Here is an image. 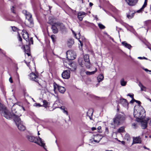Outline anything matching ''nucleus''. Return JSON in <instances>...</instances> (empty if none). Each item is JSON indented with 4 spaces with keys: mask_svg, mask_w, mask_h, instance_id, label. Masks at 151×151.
<instances>
[{
    "mask_svg": "<svg viewBox=\"0 0 151 151\" xmlns=\"http://www.w3.org/2000/svg\"><path fill=\"white\" fill-rule=\"evenodd\" d=\"M13 116L12 118L17 126L18 129L21 131H24L25 130V127L22 125V122L19 117L21 116V114H18L17 111H15V113L12 111Z\"/></svg>",
    "mask_w": 151,
    "mask_h": 151,
    "instance_id": "nucleus-1",
    "label": "nucleus"
},
{
    "mask_svg": "<svg viewBox=\"0 0 151 151\" xmlns=\"http://www.w3.org/2000/svg\"><path fill=\"white\" fill-rule=\"evenodd\" d=\"M14 112L16 111H14V109L12 108V113L9 112L6 109L5 106L0 103V112L2 116H4L8 119H12L13 116L12 111Z\"/></svg>",
    "mask_w": 151,
    "mask_h": 151,
    "instance_id": "nucleus-2",
    "label": "nucleus"
},
{
    "mask_svg": "<svg viewBox=\"0 0 151 151\" xmlns=\"http://www.w3.org/2000/svg\"><path fill=\"white\" fill-rule=\"evenodd\" d=\"M27 138L30 142H34L40 146L44 147L45 145L43 141L39 137L38 138L32 136L28 135Z\"/></svg>",
    "mask_w": 151,
    "mask_h": 151,
    "instance_id": "nucleus-3",
    "label": "nucleus"
},
{
    "mask_svg": "<svg viewBox=\"0 0 151 151\" xmlns=\"http://www.w3.org/2000/svg\"><path fill=\"white\" fill-rule=\"evenodd\" d=\"M134 117L136 119L140 120H143L145 119V111L144 109L142 108L139 111L137 112L134 110Z\"/></svg>",
    "mask_w": 151,
    "mask_h": 151,
    "instance_id": "nucleus-4",
    "label": "nucleus"
},
{
    "mask_svg": "<svg viewBox=\"0 0 151 151\" xmlns=\"http://www.w3.org/2000/svg\"><path fill=\"white\" fill-rule=\"evenodd\" d=\"M25 15L26 19L29 22V24L27 23V24L26 23V24L29 27H32L33 26L34 24L32 15L30 13L27 12L26 11H25Z\"/></svg>",
    "mask_w": 151,
    "mask_h": 151,
    "instance_id": "nucleus-5",
    "label": "nucleus"
},
{
    "mask_svg": "<svg viewBox=\"0 0 151 151\" xmlns=\"http://www.w3.org/2000/svg\"><path fill=\"white\" fill-rule=\"evenodd\" d=\"M67 58L69 60H73L76 58V55L72 50H68L66 52Z\"/></svg>",
    "mask_w": 151,
    "mask_h": 151,
    "instance_id": "nucleus-6",
    "label": "nucleus"
},
{
    "mask_svg": "<svg viewBox=\"0 0 151 151\" xmlns=\"http://www.w3.org/2000/svg\"><path fill=\"white\" fill-rule=\"evenodd\" d=\"M30 79L32 80L35 81L38 83L40 85L39 83V80L40 79L38 78V76L33 73H30L29 75Z\"/></svg>",
    "mask_w": 151,
    "mask_h": 151,
    "instance_id": "nucleus-7",
    "label": "nucleus"
},
{
    "mask_svg": "<svg viewBox=\"0 0 151 151\" xmlns=\"http://www.w3.org/2000/svg\"><path fill=\"white\" fill-rule=\"evenodd\" d=\"M83 58L85 62V64L86 68H90V63L89 58V56L88 55H84Z\"/></svg>",
    "mask_w": 151,
    "mask_h": 151,
    "instance_id": "nucleus-8",
    "label": "nucleus"
},
{
    "mask_svg": "<svg viewBox=\"0 0 151 151\" xmlns=\"http://www.w3.org/2000/svg\"><path fill=\"white\" fill-rule=\"evenodd\" d=\"M62 76L64 79H68L69 78L70 76V71L68 70L64 71L62 73Z\"/></svg>",
    "mask_w": 151,
    "mask_h": 151,
    "instance_id": "nucleus-9",
    "label": "nucleus"
},
{
    "mask_svg": "<svg viewBox=\"0 0 151 151\" xmlns=\"http://www.w3.org/2000/svg\"><path fill=\"white\" fill-rule=\"evenodd\" d=\"M47 23L52 26L53 25L56 24L57 22L55 21V19L51 17H50L49 18V20Z\"/></svg>",
    "mask_w": 151,
    "mask_h": 151,
    "instance_id": "nucleus-10",
    "label": "nucleus"
},
{
    "mask_svg": "<svg viewBox=\"0 0 151 151\" xmlns=\"http://www.w3.org/2000/svg\"><path fill=\"white\" fill-rule=\"evenodd\" d=\"M127 3L130 6L135 5L138 1V0H125Z\"/></svg>",
    "mask_w": 151,
    "mask_h": 151,
    "instance_id": "nucleus-11",
    "label": "nucleus"
},
{
    "mask_svg": "<svg viewBox=\"0 0 151 151\" xmlns=\"http://www.w3.org/2000/svg\"><path fill=\"white\" fill-rule=\"evenodd\" d=\"M22 35L23 38L26 41L29 40V36L28 32L25 30H23L22 31Z\"/></svg>",
    "mask_w": 151,
    "mask_h": 151,
    "instance_id": "nucleus-12",
    "label": "nucleus"
},
{
    "mask_svg": "<svg viewBox=\"0 0 151 151\" xmlns=\"http://www.w3.org/2000/svg\"><path fill=\"white\" fill-rule=\"evenodd\" d=\"M86 14V13L84 12H80L78 13L77 16L78 18L80 21H82L83 18L85 16Z\"/></svg>",
    "mask_w": 151,
    "mask_h": 151,
    "instance_id": "nucleus-13",
    "label": "nucleus"
},
{
    "mask_svg": "<svg viewBox=\"0 0 151 151\" xmlns=\"http://www.w3.org/2000/svg\"><path fill=\"white\" fill-rule=\"evenodd\" d=\"M141 127L143 129H145L147 127V119L141 120Z\"/></svg>",
    "mask_w": 151,
    "mask_h": 151,
    "instance_id": "nucleus-14",
    "label": "nucleus"
},
{
    "mask_svg": "<svg viewBox=\"0 0 151 151\" xmlns=\"http://www.w3.org/2000/svg\"><path fill=\"white\" fill-rule=\"evenodd\" d=\"M120 103L124 107H128V103L126 99H120Z\"/></svg>",
    "mask_w": 151,
    "mask_h": 151,
    "instance_id": "nucleus-15",
    "label": "nucleus"
},
{
    "mask_svg": "<svg viewBox=\"0 0 151 151\" xmlns=\"http://www.w3.org/2000/svg\"><path fill=\"white\" fill-rule=\"evenodd\" d=\"M135 13L134 11H130L129 13H127V17L128 19H131L133 17Z\"/></svg>",
    "mask_w": 151,
    "mask_h": 151,
    "instance_id": "nucleus-16",
    "label": "nucleus"
},
{
    "mask_svg": "<svg viewBox=\"0 0 151 151\" xmlns=\"http://www.w3.org/2000/svg\"><path fill=\"white\" fill-rule=\"evenodd\" d=\"M141 138L139 136L137 137H133V143H141Z\"/></svg>",
    "mask_w": 151,
    "mask_h": 151,
    "instance_id": "nucleus-17",
    "label": "nucleus"
},
{
    "mask_svg": "<svg viewBox=\"0 0 151 151\" xmlns=\"http://www.w3.org/2000/svg\"><path fill=\"white\" fill-rule=\"evenodd\" d=\"M56 24L53 25L51 26V29L52 32L54 34H56L58 33V30Z\"/></svg>",
    "mask_w": 151,
    "mask_h": 151,
    "instance_id": "nucleus-18",
    "label": "nucleus"
},
{
    "mask_svg": "<svg viewBox=\"0 0 151 151\" xmlns=\"http://www.w3.org/2000/svg\"><path fill=\"white\" fill-rule=\"evenodd\" d=\"M101 139V136L99 134L96 135L94 136L93 140L94 142H99Z\"/></svg>",
    "mask_w": 151,
    "mask_h": 151,
    "instance_id": "nucleus-19",
    "label": "nucleus"
},
{
    "mask_svg": "<svg viewBox=\"0 0 151 151\" xmlns=\"http://www.w3.org/2000/svg\"><path fill=\"white\" fill-rule=\"evenodd\" d=\"M56 25L60 30H62L65 29V27L64 25L62 23L57 22Z\"/></svg>",
    "mask_w": 151,
    "mask_h": 151,
    "instance_id": "nucleus-20",
    "label": "nucleus"
},
{
    "mask_svg": "<svg viewBox=\"0 0 151 151\" xmlns=\"http://www.w3.org/2000/svg\"><path fill=\"white\" fill-rule=\"evenodd\" d=\"M117 119H118L121 123L125 120V118L124 115L119 114L117 116Z\"/></svg>",
    "mask_w": 151,
    "mask_h": 151,
    "instance_id": "nucleus-21",
    "label": "nucleus"
},
{
    "mask_svg": "<svg viewBox=\"0 0 151 151\" xmlns=\"http://www.w3.org/2000/svg\"><path fill=\"white\" fill-rule=\"evenodd\" d=\"M58 90L59 92L62 93H63L65 92V89L64 87L63 86H59L57 85Z\"/></svg>",
    "mask_w": 151,
    "mask_h": 151,
    "instance_id": "nucleus-22",
    "label": "nucleus"
},
{
    "mask_svg": "<svg viewBox=\"0 0 151 151\" xmlns=\"http://www.w3.org/2000/svg\"><path fill=\"white\" fill-rule=\"evenodd\" d=\"M70 67L69 68L72 71H74L76 69V66L75 63H72L70 65Z\"/></svg>",
    "mask_w": 151,
    "mask_h": 151,
    "instance_id": "nucleus-23",
    "label": "nucleus"
},
{
    "mask_svg": "<svg viewBox=\"0 0 151 151\" xmlns=\"http://www.w3.org/2000/svg\"><path fill=\"white\" fill-rule=\"evenodd\" d=\"M122 44L125 47L130 49L132 47V46L129 44L127 43L126 42L124 41L122 42Z\"/></svg>",
    "mask_w": 151,
    "mask_h": 151,
    "instance_id": "nucleus-24",
    "label": "nucleus"
},
{
    "mask_svg": "<svg viewBox=\"0 0 151 151\" xmlns=\"http://www.w3.org/2000/svg\"><path fill=\"white\" fill-rule=\"evenodd\" d=\"M139 86L140 87L141 90V91H146V88L145 86H144L141 83L139 82Z\"/></svg>",
    "mask_w": 151,
    "mask_h": 151,
    "instance_id": "nucleus-25",
    "label": "nucleus"
},
{
    "mask_svg": "<svg viewBox=\"0 0 151 151\" xmlns=\"http://www.w3.org/2000/svg\"><path fill=\"white\" fill-rule=\"evenodd\" d=\"M104 78V76L102 74H100L98 75L97 77V80L98 82L99 83L102 81Z\"/></svg>",
    "mask_w": 151,
    "mask_h": 151,
    "instance_id": "nucleus-26",
    "label": "nucleus"
},
{
    "mask_svg": "<svg viewBox=\"0 0 151 151\" xmlns=\"http://www.w3.org/2000/svg\"><path fill=\"white\" fill-rule=\"evenodd\" d=\"M74 43V41L73 39H69L67 42V44L68 46L70 47L73 45Z\"/></svg>",
    "mask_w": 151,
    "mask_h": 151,
    "instance_id": "nucleus-27",
    "label": "nucleus"
},
{
    "mask_svg": "<svg viewBox=\"0 0 151 151\" xmlns=\"http://www.w3.org/2000/svg\"><path fill=\"white\" fill-rule=\"evenodd\" d=\"M113 120L115 124L118 125L120 124L121 123L118 119H117V116Z\"/></svg>",
    "mask_w": 151,
    "mask_h": 151,
    "instance_id": "nucleus-28",
    "label": "nucleus"
},
{
    "mask_svg": "<svg viewBox=\"0 0 151 151\" xmlns=\"http://www.w3.org/2000/svg\"><path fill=\"white\" fill-rule=\"evenodd\" d=\"M97 71V69L95 68V70L94 71L92 72H89L86 71V73L87 75H92L94 74Z\"/></svg>",
    "mask_w": 151,
    "mask_h": 151,
    "instance_id": "nucleus-29",
    "label": "nucleus"
},
{
    "mask_svg": "<svg viewBox=\"0 0 151 151\" xmlns=\"http://www.w3.org/2000/svg\"><path fill=\"white\" fill-rule=\"evenodd\" d=\"M78 61L79 65H81L82 67H83L84 61L83 60L82 58H79Z\"/></svg>",
    "mask_w": 151,
    "mask_h": 151,
    "instance_id": "nucleus-30",
    "label": "nucleus"
},
{
    "mask_svg": "<svg viewBox=\"0 0 151 151\" xmlns=\"http://www.w3.org/2000/svg\"><path fill=\"white\" fill-rule=\"evenodd\" d=\"M120 83L122 86H124L126 84L127 82L124 81L123 78H122L120 81Z\"/></svg>",
    "mask_w": 151,
    "mask_h": 151,
    "instance_id": "nucleus-31",
    "label": "nucleus"
},
{
    "mask_svg": "<svg viewBox=\"0 0 151 151\" xmlns=\"http://www.w3.org/2000/svg\"><path fill=\"white\" fill-rule=\"evenodd\" d=\"M43 105L42 106H44L45 108H46L47 106L48 103L47 101L45 100H44L43 101Z\"/></svg>",
    "mask_w": 151,
    "mask_h": 151,
    "instance_id": "nucleus-32",
    "label": "nucleus"
},
{
    "mask_svg": "<svg viewBox=\"0 0 151 151\" xmlns=\"http://www.w3.org/2000/svg\"><path fill=\"white\" fill-rule=\"evenodd\" d=\"M51 38L53 42L56 41V37L55 35H52L51 36Z\"/></svg>",
    "mask_w": 151,
    "mask_h": 151,
    "instance_id": "nucleus-33",
    "label": "nucleus"
},
{
    "mask_svg": "<svg viewBox=\"0 0 151 151\" xmlns=\"http://www.w3.org/2000/svg\"><path fill=\"white\" fill-rule=\"evenodd\" d=\"M124 128L123 127H121L119 128L118 130V132L119 133L122 132L124 131Z\"/></svg>",
    "mask_w": 151,
    "mask_h": 151,
    "instance_id": "nucleus-34",
    "label": "nucleus"
},
{
    "mask_svg": "<svg viewBox=\"0 0 151 151\" xmlns=\"http://www.w3.org/2000/svg\"><path fill=\"white\" fill-rule=\"evenodd\" d=\"M98 26L99 28L101 29H104L105 28V27L101 23L98 24Z\"/></svg>",
    "mask_w": 151,
    "mask_h": 151,
    "instance_id": "nucleus-35",
    "label": "nucleus"
},
{
    "mask_svg": "<svg viewBox=\"0 0 151 151\" xmlns=\"http://www.w3.org/2000/svg\"><path fill=\"white\" fill-rule=\"evenodd\" d=\"M24 50L26 53V52H28L29 51V49L28 45H26V47H24Z\"/></svg>",
    "mask_w": 151,
    "mask_h": 151,
    "instance_id": "nucleus-36",
    "label": "nucleus"
},
{
    "mask_svg": "<svg viewBox=\"0 0 151 151\" xmlns=\"http://www.w3.org/2000/svg\"><path fill=\"white\" fill-rule=\"evenodd\" d=\"M145 8V7H144L143 6L140 8L139 10H138L136 12L138 13H141L142 12L143 10Z\"/></svg>",
    "mask_w": 151,
    "mask_h": 151,
    "instance_id": "nucleus-37",
    "label": "nucleus"
},
{
    "mask_svg": "<svg viewBox=\"0 0 151 151\" xmlns=\"http://www.w3.org/2000/svg\"><path fill=\"white\" fill-rule=\"evenodd\" d=\"M29 41V45L31 44H33V40L32 37H31L30 40H28Z\"/></svg>",
    "mask_w": 151,
    "mask_h": 151,
    "instance_id": "nucleus-38",
    "label": "nucleus"
},
{
    "mask_svg": "<svg viewBox=\"0 0 151 151\" xmlns=\"http://www.w3.org/2000/svg\"><path fill=\"white\" fill-rule=\"evenodd\" d=\"M34 106L37 107H40L42 106V105L40 104L37 103H35L34 104Z\"/></svg>",
    "mask_w": 151,
    "mask_h": 151,
    "instance_id": "nucleus-39",
    "label": "nucleus"
},
{
    "mask_svg": "<svg viewBox=\"0 0 151 151\" xmlns=\"http://www.w3.org/2000/svg\"><path fill=\"white\" fill-rule=\"evenodd\" d=\"M125 138L126 139H127V140H129L130 139L129 136L128 134H126L125 135Z\"/></svg>",
    "mask_w": 151,
    "mask_h": 151,
    "instance_id": "nucleus-40",
    "label": "nucleus"
},
{
    "mask_svg": "<svg viewBox=\"0 0 151 151\" xmlns=\"http://www.w3.org/2000/svg\"><path fill=\"white\" fill-rule=\"evenodd\" d=\"M138 58L139 59H141V60H142V59H145V60H149L147 58H146V57H138Z\"/></svg>",
    "mask_w": 151,
    "mask_h": 151,
    "instance_id": "nucleus-41",
    "label": "nucleus"
},
{
    "mask_svg": "<svg viewBox=\"0 0 151 151\" xmlns=\"http://www.w3.org/2000/svg\"><path fill=\"white\" fill-rule=\"evenodd\" d=\"M146 119L147 120V122H149V124L150 125H151V119L146 118Z\"/></svg>",
    "mask_w": 151,
    "mask_h": 151,
    "instance_id": "nucleus-42",
    "label": "nucleus"
},
{
    "mask_svg": "<svg viewBox=\"0 0 151 151\" xmlns=\"http://www.w3.org/2000/svg\"><path fill=\"white\" fill-rule=\"evenodd\" d=\"M147 0H145V1L144 2V3L142 6H143L144 7H145L147 5Z\"/></svg>",
    "mask_w": 151,
    "mask_h": 151,
    "instance_id": "nucleus-43",
    "label": "nucleus"
},
{
    "mask_svg": "<svg viewBox=\"0 0 151 151\" xmlns=\"http://www.w3.org/2000/svg\"><path fill=\"white\" fill-rule=\"evenodd\" d=\"M18 40L19 41H20V42H22V38L20 36V35L19 34L18 35Z\"/></svg>",
    "mask_w": 151,
    "mask_h": 151,
    "instance_id": "nucleus-44",
    "label": "nucleus"
},
{
    "mask_svg": "<svg viewBox=\"0 0 151 151\" xmlns=\"http://www.w3.org/2000/svg\"><path fill=\"white\" fill-rule=\"evenodd\" d=\"M127 96H129L132 99L134 98V95H131L130 94H127Z\"/></svg>",
    "mask_w": 151,
    "mask_h": 151,
    "instance_id": "nucleus-45",
    "label": "nucleus"
},
{
    "mask_svg": "<svg viewBox=\"0 0 151 151\" xmlns=\"http://www.w3.org/2000/svg\"><path fill=\"white\" fill-rule=\"evenodd\" d=\"M63 111L64 113L66 114L67 115H68V112L67 111H66L65 110V109H63Z\"/></svg>",
    "mask_w": 151,
    "mask_h": 151,
    "instance_id": "nucleus-46",
    "label": "nucleus"
},
{
    "mask_svg": "<svg viewBox=\"0 0 151 151\" xmlns=\"http://www.w3.org/2000/svg\"><path fill=\"white\" fill-rule=\"evenodd\" d=\"M14 6H13L12 7V8H11V10L14 13H15V12L14 10Z\"/></svg>",
    "mask_w": 151,
    "mask_h": 151,
    "instance_id": "nucleus-47",
    "label": "nucleus"
},
{
    "mask_svg": "<svg viewBox=\"0 0 151 151\" xmlns=\"http://www.w3.org/2000/svg\"><path fill=\"white\" fill-rule=\"evenodd\" d=\"M12 28L13 30L14 31H16L17 29V28L15 27H12Z\"/></svg>",
    "mask_w": 151,
    "mask_h": 151,
    "instance_id": "nucleus-48",
    "label": "nucleus"
},
{
    "mask_svg": "<svg viewBox=\"0 0 151 151\" xmlns=\"http://www.w3.org/2000/svg\"><path fill=\"white\" fill-rule=\"evenodd\" d=\"M97 129H98L99 131V132H101V127L99 126V127H98Z\"/></svg>",
    "mask_w": 151,
    "mask_h": 151,
    "instance_id": "nucleus-49",
    "label": "nucleus"
},
{
    "mask_svg": "<svg viewBox=\"0 0 151 151\" xmlns=\"http://www.w3.org/2000/svg\"><path fill=\"white\" fill-rule=\"evenodd\" d=\"M58 103H59L58 101H56L55 102L54 104V107H55V108H57V107L56 106V105Z\"/></svg>",
    "mask_w": 151,
    "mask_h": 151,
    "instance_id": "nucleus-50",
    "label": "nucleus"
},
{
    "mask_svg": "<svg viewBox=\"0 0 151 151\" xmlns=\"http://www.w3.org/2000/svg\"><path fill=\"white\" fill-rule=\"evenodd\" d=\"M135 102H136L138 104H141V102L139 101L136 100H134Z\"/></svg>",
    "mask_w": 151,
    "mask_h": 151,
    "instance_id": "nucleus-51",
    "label": "nucleus"
},
{
    "mask_svg": "<svg viewBox=\"0 0 151 151\" xmlns=\"http://www.w3.org/2000/svg\"><path fill=\"white\" fill-rule=\"evenodd\" d=\"M136 124L135 123H133L132 124V126L134 128H135V127H136Z\"/></svg>",
    "mask_w": 151,
    "mask_h": 151,
    "instance_id": "nucleus-52",
    "label": "nucleus"
},
{
    "mask_svg": "<svg viewBox=\"0 0 151 151\" xmlns=\"http://www.w3.org/2000/svg\"><path fill=\"white\" fill-rule=\"evenodd\" d=\"M132 99L130 101L131 103H133L134 101H135L134 100H135V99H134V98Z\"/></svg>",
    "mask_w": 151,
    "mask_h": 151,
    "instance_id": "nucleus-53",
    "label": "nucleus"
},
{
    "mask_svg": "<svg viewBox=\"0 0 151 151\" xmlns=\"http://www.w3.org/2000/svg\"><path fill=\"white\" fill-rule=\"evenodd\" d=\"M72 31L73 33L74 34L75 36L76 37V38L77 39V37H76V34L75 32L73 30H72Z\"/></svg>",
    "mask_w": 151,
    "mask_h": 151,
    "instance_id": "nucleus-54",
    "label": "nucleus"
},
{
    "mask_svg": "<svg viewBox=\"0 0 151 151\" xmlns=\"http://www.w3.org/2000/svg\"><path fill=\"white\" fill-rule=\"evenodd\" d=\"M9 82L11 83H12L13 81H12V78L11 77H10L9 78Z\"/></svg>",
    "mask_w": 151,
    "mask_h": 151,
    "instance_id": "nucleus-55",
    "label": "nucleus"
},
{
    "mask_svg": "<svg viewBox=\"0 0 151 151\" xmlns=\"http://www.w3.org/2000/svg\"><path fill=\"white\" fill-rule=\"evenodd\" d=\"M143 69L146 71L147 72V71H149V72H151V70H149L147 68H144Z\"/></svg>",
    "mask_w": 151,
    "mask_h": 151,
    "instance_id": "nucleus-56",
    "label": "nucleus"
},
{
    "mask_svg": "<svg viewBox=\"0 0 151 151\" xmlns=\"http://www.w3.org/2000/svg\"><path fill=\"white\" fill-rule=\"evenodd\" d=\"M96 129V128L94 127H93L91 128V130L92 131H94V130H95Z\"/></svg>",
    "mask_w": 151,
    "mask_h": 151,
    "instance_id": "nucleus-57",
    "label": "nucleus"
},
{
    "mask_svg": "<svg viewBox=\"0 0 151 151\" xmlns=\"http://www.w3.org/2000/svg\"><path fill=\"white\" fill-rule=\"evenodd\" d=\"M60 108L63 111V109H65L64 106H61L60 107Z\"/></svg>",
    "mask_w": 151,
    "mask_h": 151,
    "instance_id": "nucleus-58",
    "label": "nucleus"
},
{
    "mask_svg": "<svg viewBox=\"0 0 151 151\" xmlns=\"http://www.w3.org/2000/svg\"><path fill=\"white\" fill-rule=\"evenodd\" d=\"M56 88L55 85H54V91H55L56 90Z\"/></svg>",
    "mask_w": 151,
    "mask_h": 151,
    "instance_id": "nucleus-59",
    "label": "nucleus"
},
{
    "mask_svg": "<svg viewBox=\"0 0 151 151\" xmlns=\"http://www.w3.org/2000/svg\"><path fill=\"white\" fill-rule=\"evenodd\" d=\"M143 148L145 149H147L148 150H149V149L148 148H147L145 146H144L143 147Z\"/></svg>",
    "mask_w": 151,
    "mask_h": 151,
    "instance_id": "nucleus-60",
    "label": "nucleus"
},
{
    "mask_svg": "<svg viewBox=\"0 0 151 151\" xmlns=\"http://www.w3.org/2000/svg\"><path fill=\"white\" fill-rule=\"evenodd\" d=\"M108 37H109V38L111 40H114L113 39L112 37H111L109 36V35H108Z\"/></svg>",
    "mask_w": 151,
    "mask_h": 151,
    "instance_id": "nucleus-61",
    "label": "nucleus"
},
{
    "mask_svg": "<svg viewBox=\"0 0 151 151\" xmlns=\"http://www.w3.org/2000/svg\"><path fill=\"white\" fill-rule=\"evenodd\" d=\"M121 143L123 145H125V142L124 141H122L121 142Z\"/></svg>",
    "mask_w": 151,
    "mask_h": 151,
    "instance_id": "nucleus-62",
    "label": "nucleus"
},
{
    "mask_svg": "<svg viewBox=\"0 0 151 151\" xmlns=\"http://www.w3.org/2000/svg\"><path fill=\"white\" fill-rule=\"evenodd\" d=\"M93 4L92 3H91V2H90L89 3V6H93Z\"/></svg>",
    "mask_w": 151,
    "mask_h": 151,
    "instance_id": "nucleus-63",
    "label": "nucleus"
},
{
    "mask_svg": "<svg viewBox=\"0 0 151 151\" xmlns=\"http://www.w3.org/2000/svg\"><path fill=\"white\" fill-rule=\"evenodd\" d=\"M106 131H107L108 132V129L107 128H106Z\"/></svg>",
    "mask_w": 151,
    "mask_h": 151,
    "instance_id": "nucleus-64",
    "label": "nucleus"
}]
</instances>
